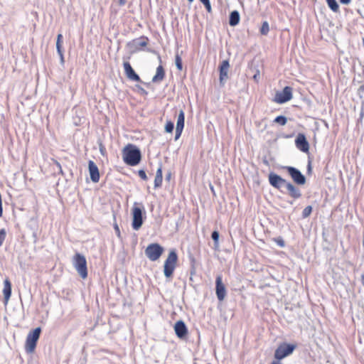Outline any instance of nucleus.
Masks as SVG:
<instances>
[{"mask_svg":"<svg viewBox=\"0 0 364 364\" xmlns=\"http://www.w3.org/2000/svg\"><path fill=\"white\" fill-rule=\"evenodd\" d=\"M287 119L284 116H278L274 119V122L277 123L282 126L287 124Z\"/></svg>","mask_w":364,"mask_h":364,"instance_id":"obj_27","label":"nucleus"},{"mask_svg":"<svg viewBox=\"0 0 364 364\" xmlns=\"http://www.w3.org/2000/svg\"><path fill=\"white\" fill-rule=\"evenodd\" d=\"M119 6H124L126 4V0H118Z\"/></svg>","mask_w":364,"mask_h":364,"instance_id":"obj_37","label":"nucleus"},{"mask_svg":"<svg viewBox=\"0 0 364 364\" xmlns=\"http://www.w3.org/2000/svg\"><path fill=\"white\" fill-rule=\"evenodd\" d=\"M163 252L164 248L158 243H151L145 250V254L151 261L159 259Z\"/></svg>","mask_w":364,"mask_h":364,"instance_id":"obj_6","label":"nucleus"},{"mask_svg":"<svg viewBox=\"0 0 364 364\" xmlns=\"http://www.w3.org/2000/svg\"><path fill=\"white\" fill-rule=\"evenodd\" d=\"M170 177H171V173H169V174L166 176V178H167V179H169V178H170Z\"/></svg>","mask_w":364,"mask_h":364,"instance_id":"obj_40","label":"nucleus"},{"mask_svg":"<svg viewBox=\"0 0 364 364\" xmlns=\"http://www.w3.org/2000/svg\"><path fill=\"white\" fill-rule=\"evenodd\" d=\"M138 175L144 181H146L148 178L146 172L144 170H139L138 171Z\"/></svg>","mask_w":364,"mask_h":364,"instance_id":"obj_35","label":"nucleus"},{"mask_svg":"<svg viewBox=\"0 0 364 364\" xmlns=\"http://www.w3.org/2000/svg\"><path fill=\"white\" fill-rule=\"evenodd\" d=\"M285 187H286L287 190L288 191L289 195L291 198L296 199V198H299L301 197V194L299 189L298 188H296V186H294L291 183L288 182L286 184Z\"/></svg>","mask_w":364,"mask_h":364,"instance_id":"obj_20","label":"nucleus"},{"mask_svg":"<svg viewBox=\"0 0 364 364\" xmlns=\"http://www.w3.org/2000/svg\"><path fill=\"white\" fill-rule=\"evenodd\" d=\"M178 261V256L175 250H171L164 262V275L166 277H170L172 276L174 269L176 267V263Z\"/></svg>","mask_w":364,"mask_h":364,"instance_id":"obj_4","label":"nucleus"},{"mask_svg":"<svg viewBox=\"0 0 364 364\" xmlns=\"http://www.w3.org/2000/svg\"><path fill=\"white\" fill-rule=\"evenodd\" d=\"M174 125L171 121H167L165 125V131L168 133H171L173 130Z\"/></svg>","mask_w":364,"mask_h":364,"instance_id":"obj_29","label":"nucleus"},{"mask_svg":"<svg viewBox=\"0 0 364 364\" xmlns=\"http://www.w3.org/2000/svg\"><path fill=\"white\" fill-rule=\"evenodd\" d=\"M274 241L281 247H283L285 245V242L281 237L274 238Z\"/></svg>","mask_w":364,"mask_h":364,"instance_id":"obj_34","label":"nucleus"},{"mask_svg":"<svg viewBox=\"0 0 364 364\" xmlns=\"http://www.w3.org/2000/svg\"><path fill=\"white\" fill-rule=\"evenodd\" d=\"M141 159L140 151L132 144H129L123 149V160L129 166L137 165Z\"/></svg>","mask_w":364,"mask_h":364,"instance_id":"obj_1","label":"nucleus"},{"mask_svg":"<svg viewBox=\"0 0 364 364\" xmlns=\"http://www.w3.org/2000/svg\"><path fill=\"white\" fill-rule=\"evenodd\" d=\"M269 182L271 186L277 189H279L282 186H286V184L288 183L285 179L274 173L269 174Z\"/></svg>","mask_w":364,"mask_h":364,"instance_id":"obj_12","label":"nucleus"},{"mask_svg":"<svg viewBox=\"0 0 364 364\" xmlns=\"http://www.w3.org/2000/svg\"><path fill=\"white\" fill-rule=\"evenodd\" d=\"M212 239L214 240L215 245H218L219 233L218 231H213L211 235Z\"/></svg>","mask_w":364,"mask_h":364,"instance_id":"obj_33","label":"nucleus"},{"mask_svg":"<svg viewBox=\"0 0 364 364\" xmlns=\"http://www.w3.org/2000/svg\"><path fill=\"white\" fill-rule=\"evenodd\" d=\"M296 346L293 344H288V343H282L280 344L278 348L276 349L274 352V358L280 360L285 357L291 355L294 350L295 349Z\"/></svg>","mask_w":364,"mask_h":364,"instance_id":"obj_7","label":"nucleus"},{"mask_svg":"<svg viewBox=\"0 0 364 364\" xmlns=\"http://www.w3.org/2000/svg\"><path fill=\"white\" fill-rule=\"evenodd\" d=\"M240 21V14L238 11H233L230 13L229 23L232 26H235L239 23Z\"/></svg>","mask_w":364,"mask_h":364,"instance_id":"obj_23","label":"nucleus"},{"mask_svg":"<svg viewBox=\"0 0 364 364\" xmlns=\"http://www.w3.org/2000/svg\"><path fill=\"white\" fill-rule=\"evenodd\" d=\"M143 206L137 203H134V206L132 210V228L135 230H138L143 224L142 217Z\"/></svg>","mask_w":364,"mask_h":364,"instance_id":"obj_5","label":"nucleus"},{"mask_svg":"<svg viewBox=\"0 0 364 364\" xmlns=\"http://www.w3.org/2000/svg\"><path fill=\"white\" fill-rule=\"evenodd\" d=\"M73 266L82 279L87 277V261L84 255L77 252L73 258Z\"/></svg>","mask_w":364,"mask_h":364,"instance_id":"obj_3","label":"nucleus"},{"mask_svg":"<svg viewBox=\"0 0 364 364\" xmlns=\"http://www.w3.org/2000/svg\"><path fill=\"white\" fill-rule=\"evenodd\" d=\"M3 294L4 297V304H7L11 295V283L8 278L4 281Z\"/></svg>","mask_w":364,"mask_h":364,"instance_id":"obj_19","label":"nucleus"},{"mask_svg":"<svg viewBox=\"0 0 364 364\" xmlns=\"http://www.w3.org/2000/svg\"><path fill=\"white\" fill-rule=\"evenodd\" d=\"M190 3H192L193 0H188Z\"/></svg>","mask_w":364,"mask_h":364,"instance_id":"obj_42","label":"nucleus"},{"mask_svg":"<svg viewBox=\"0 0 364 364\" xmlns=\"http://www.w3.org/2000/svg\"><path fill=\"white\" fill-rule=\"evenodd\" d=\"M360 280H361V283H362L363 286H364V272L361 275Z\"/></svg>","mask_w":364,"mask_h":364,"instance_id":"obj_38","label":"nucleus"},{"mask_svg":"<svg viewBox=\"0 0 364 364\" xmlns=\"http://www.w3.org/2000/svg\"><path fill=\"white\" fill-rule=\"evenodd\" d=\"M230 68L229 61L227 60H223L219 66L220 72V83L222 86L224 85L225 81L228 79V73Z\"/></svg>","mask_w":364,"mask_h":364,"instance_id":"obj_13","label":"nucleus"},{"mask_svg":"<svg viewBox=\"0 0 364 364\" xmlns=\"http://www.w3.org/2000/svg\"><path fill=\"white\" fill-rule=\"evenodd\" d=\"M292 91L291 87L286 86L282 91L276 93L274 102L277 104H283L289 101L292 98Z\"/></svg>","mask_w":364,"mask_h":364,"instance_id":"obj_8","label":"nucleus"},{"mask_svg":"<svg viewBox=\"0 0 364 364\" xmlns=\"http://www.w3.org/2000/svg\"><path fill=\"white\" fill-rule=\"evenodd\" d=\"M165 77V71L162 65H159L156 68L155 75L152 78L154 82H161Z\"/></svg>","mask_w":364,"mask_h":364,"instance_id":"obj_22","label":"nucleus"},{"mask_svg":"<svg viewBox=\"0 0 364 364\" xmlns=\"http://www.w3.org/2000/svg\"><path fill=\"white\" fill-rule=\"evenodd\" d=\"M185 114L184 112L181 109L178 115L176 128V136L175 139L177 140L181 135L182 131L184 127Z\"/></svg>","mask_w":364,"mask_h":364,"instance_id":"obj_16","label":"nucleus"},{"mask_svg":"<svg viewBox=\"0 0 364 364\" xmlns=\"http://www.w3.org/2000/svg\"><path fill=\"white\" fill-rule=\"evenodd\" d=\"M62 43H63V35L61 33H59L57 36V41H56V48L58 55L61 58V59H63V52L62 50Z\"/></svg>","mask_w":364,"mask_h":364,"instance_id":"obj_24","label":"nucleus"},{"mask_svg":"<svg viewBox=\"0 0 364 364\" xmlns=\"http://www.w3.org/2000/svg\"><path fill=\"white\" fill-rule=\"evenodd\" d=\"M269 31V26L267 21H264L260 28V33L266 36Z\"/></svg>","mask_w":364,"mask_h":364,"instance_id":"obj_26","label":"nucleus"},{"mask_svg":"<svg viewBox=\"0 0 364 364\" xmlns=\"http://www.w3.org/2000/svg\"><path fill=\"white\" fill-rule=\"evenodd\" d=\"M284 168L296 183L304 185L306 183L305 176L298 169L291 166H286Z\"/></svg>","mask_w":364,"mask_h":364,"instance_id":"obj_9","label":"nucleus"},{"mask_svg":"<svg viewBox=\"0 0 364 364\" xmlns=\"http://www.w3.org/2000/svg\"><path fill=\"white\" fill-rule=\"evenodd\" d=\"M41 333V327H38L28 333L24 346L25 350L27 353L31 354L34 353Z\"/></svg>","mask_w":364,"mask_h":364,"instance_id":"obj_2","label":"nucleus"},{"mask_svg":"<svg viewBox=\"0 0 364 364\" xmlns=\"http://www.w3.org/2000/svg\"><path fill=\"white\" fill-rule=\"evenodd\" d=\"M272 364H280V363L278 362H273V363H272Z\"/></svg>","mask_w":364,"mask_h":364,"instance_id":"obj_41","label":"nucleus"},{"mask_svg":"<svg viewBox=\"0 0 364 364\" xmlns=\"http://www.w3.org/2000/svg\"><path fill=\"white\" fill-rule=\"evenodd\" d=\"M176 65L178 70H181L183 69L182 65V59L179 55H176L175 58Z\"/></svg>","mask_w":364,"mask_h":364,"instance_id":"obj_28","label":"nucleus"},{"mask_svg":"<svg viewBox=\"0 0 364 364\" xmlns=\"http://www.w3.org/2000/svg\"><path fill=\"white\" fill-rule=\"evenodd\" d=\"M174 330L176 336L180 338L185 337L188 334L187 328L182 321H178L175 323Z\"/></svg>","mask_w":364,"mask_h":364,"instance_id":"obj_18","label":"nucleus"},{"mask_svg":"<svg viewBox=\"0 0 364 364\" xmlns=\"http://www.w3.org/2000/svg\"><path fill=\"white\" fill-rule=\"evenodd\" d=\"M163 181V171L162 166L160 165L156 170L155 178H154V188H158L162 186Z\"/></svg>","mask_w":364,"mask_h":364,"instance_id":"obj_21","label":"nucleus"},{"mask_svg":"<svg viewBox=\"0 0 364 364\" xmlns=\"http://www.w3.org/2000/svg\"><path fill=\"white\" fill-rule=\"evenodd\" d=\"M88 168L92 181L94 183H97L100 178L98 167L94 161H89Z\"/></svg>","mask_w":364,"mask_h":364,"instance_id":"obj_17","label":"nucleus"},{"mask_svg":"<svg viewBox=\"0 0 364 364\" xmlns=\"http://www.w3.org/2000/svg\"><path fill=\"white\" fill-rule=\"evenodd\" d=\"M123 68L124 74L129 80L134 82H141L140 77L136 73L129 61H124Z\"/></svg>","mask_w":364,"mask_h":364,"instance_id":"obj_11","label":"nucleus"},{"mask_svg":"<svg viewBox=\"0 0 364 364\" xmlns=\"http://www.w3.org/2000/svg\"><path fill=\"white\" fill-rule=\"evenodd\" d=\"M6 237V232L5 229L0 230V247L3 245Z\"/></svg>","mask_w":364,"mask_h":364,"instance_id":"obj_31","label":"nucleus"},{"mask_svg":"<svg viewBox=\"0 0 364 364\" xmlns=\"http://www.w3.org/2000/svg\"><path fill=\"white\" fill-rule=\"evenodd\" d=\"M363 247L364 248V229H363Z\"/></svg>","mask_w":364,"mask_h":364,"instance_id":"obj_39","label":"nucleus"},{"mask_svg":"<svg viewBox=\"0 0 364 364\" xmlns=\"http://www.w3.org/2000/svg\"><path fill=\"white\" fill-rule=\"evenodd\" d=\"M350 1L351 0H340V2L343 4H348Z\"/></svg>","mask_w":364,"mask_h":364,"instance_id":"obj_36","label":"nucleus"},{"mask_svg":"<svg viewBox=\"0 0 364 364\" xmlns=\"http://www.w3.org/2000/svg\"><path fill=\"white\" fill-rule=\"evenodd\" d=\"M329 8L334 12H338L339 6L336 0H326Z\"/></svg>","mask_w":364,"mask_h":364,"instance_id":"obj_25","label":"nucleus"},{"mask_svg":"<svg viewBox=\"0 0 364 364\" xmlns=\"http://www.w3.org/2000/svg\"><path fill=\"white\" fill-rule=\"evenodd\" d=\"M215 294L218 299L223 301L226 296V289L223 283L222 275H218L215 279Z\"/></svg>","mask_w":364,"mask_h":364,"instance_id":"obj_10","label":"nucleus"},{"mask_svg":"<svg viewBox=\"0 0 364 364\" xmlns=\"http://www.w3.org/2000/svg\"><path fill=\"white\" fill-rule=\"evenodd\" d=\"M200 1L204 5L207 11L210 12L211 11V5H210V0H200Z\"/></svg>","mask_w":364,"mask_h":364,"instance_id":"obj_32","label":"nucleus"},{"mask_svg":"<svg viewBox=\"0 0 364 364\" xmlns=\"http://www.w3.org/2000/svg\"><path fill=\"white\" fill-rule=\"evenodd\" d=\"M295 144L296 147L301 151L306 153L309 151V144L304 134H299L295 140Z\"/></svg>","mask_w":364,"mask_h":364,"instance_id":"obj_14","label":"nucleus"},{"mask_svg":"<svg viewBox=\"0 0 364 364\" xmlns=\"http://www.w3.org/2000/svg\"><path fill=\"white\" fill-rule=\"evenodd\" d=\"M311 212H312V207L311 205H308L304 209V210L302 212V216L304 218H307L311 215Z\"/></svg>","mask_w":364,"mask_h":364,"instance_id":"obj_30","label":"nucleus"},{"mask_svg":"<svg viewBox=\"0 0 364 364\" xmlns=\"http://www.w3.org/2000/svg\"><path fill=\"white\" fill-rule=\"evenodd\" d=\"M149 43V39L147 36H141L138 38L132 41V44L134 47V51H139L146 48Z\"/></svg>","mask_w":364,"mask_h":364,"instance_id":"obj_15","label":"nucleus"}]
</instances>
